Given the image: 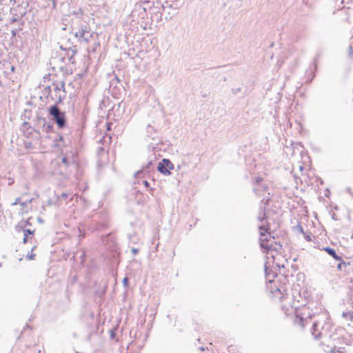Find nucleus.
Returning <instances> with one entry per match:
<instances>
[{"mask_svg":"<svg viewBox=\"0 0 353 353\" xmlns=\"http://www.w3.org/2000/svg\"><path fill=\"white\" fill-rule=\"evenodd\" d=\"M30 219H27L26 221V225H24V228L27 225H30V223L29 222Z\"/></svg>","mask_w":353,"mask_h":353,"instance_id":"obj_16","label":"nucleus"},{"mask_svg":"<svg viewBox=\"0 0 353 353\" xmlns=\"http://www.w3.org/2000/svg\"><path fill=\"white\" fill-rule=\"evenodd\" d=\"M323 250H325L329 255L332 256L335 260L341 261V257L336 254L334 249L327 247L324 248Z\"/></svg>","mask_w":353,"mask_h":353,"instance_id":"obj_7","label":"nucleus"},{"mask_svg":"<svg viewBox=\"0 0 353 353\" xmlns=\"http://www.w3.org/2000/svg\"><path fill=\"white\" fill-rule=\"evenodd\" d=\"M266 257L268 261L270 259H272V261H268L270 266H271L270 263H272V267L275 266L279 269L285 268L288 263V255L280 243H275L274 249L270 250Z\"/></svg>","mask_w":353,"mask_h":353,"instance_id":"obj_1","label":"nucleus"},{"mask_svg":"<svg viewBox=\"0 0 353 353\" xmlns=\"http://www.w3.org/2000/svg\"><path fill=\"white\" fill-rule=\"evenodd\" d=\"M34 254H33V255H30V256H27L26 257H27V259H28V260H32V259H34Z\"/></svg>","mask_w":353,"mask_h":353,"instance_id":"obj_15","label":"nucleus"},{"mask_svg":"<svg viewBox=\"0 0 353 353\" xmlns=\"http://www.w3.org/2000/svg\"><path fill=\"white\" fill-rule=\"evenodd\" d=\"M35 230L31 228H24L23 230V243H26L28 242H31L34 236Z\"/></svg>","mask_w":353,"mask_h":353,"instance_id":"obj_4","label":"nucleus"},{"mask_svg":"<svg viewBox=\"0 0 353 353\" xmlns=\"http://www.w3.org/2000/svg\"><path fill=\"white\" fill-rule=\"evenodd\" d=\"M307 241H310L311 239H310V238L309 236H307Z\"/></svg>","mask_w":353,"mask_h":353,"instance_id":"obj_18","label":"nucleus"},{"mask_svg":"<svg viewBox=\"0 0 353 353\" xmlns=\"http://www.w3.org/2000/svg\"><path fill=\"white\" fill-rule=\"evenodd\" d=\"M305 320L303 318L300 317L297 314V312L296 311V315H295V318L294 319V325L296 327H297V325H299V327L303 328L305 326Z\"/></svg>","mask_w":353,"mask_h":353,"instance_id":"obj_6","label":"nucleus"},{"mask_svg":"<svg viewBox=\"0 0 353 353\" xmlns=\"http://www.w3.org/2000/svg\"><path fill=\"white\" fill-rule=\"evenodd\" d=\"M261 222V223L259 227L261 237L270 235L269 233V230H270L269 225L268 224L265 225L263 220Z\"/></svg>","mask_w":353,"mask_h":353,"instance_id":"obj_5","label":"nucleus"},{"mask_svg":"<svg viewBox=\"0 0 353 353\" xmlns=\"http://www.w3.org/2000/svg\"><path fill=\"white\" fill-rule=\"evenodd\" d=\"M275 243H277L275 241L274 237L271 235L260 237L261 247L264 249L266 255L269 254L271 250L274 249Z\"/></svg>","mask_w":353,"mask_h":353,"instance_id":"obj_2","label":"nucleus"},{"mask_svg":"<svg viewBox=\"0 0 353 353\" xmlns=\"http://www.w3.org/2000/svg\"><path fill=\"white\" fill-rule=\"evenodd\" d=\"M275 294H276V296L278 295L279 299H280L281 301H282L283 299H284V295L281 293V290L279 289L276 288V291H275Z\"/></svg>","mask_w":353,"mask_h":353,"instance_id":"obj_11","label":"nucleus"},{"mask_svg":"<svg viewBox=\"0 0 353 353\" xmlns=\"http://www.w3.org/2000/svg\"><path fill=\"white\" fill-rule=\"evenodd\" d=\"M21 206L23 208V209L24 208V212L27 213L28 212V207L25 203H21Z\"/></svg>","mask_w":353,"mask_h":353,"instance_id":"obj_13","label":"nucleus"},{"mask_svg":"<svg viewBox=\"0 0 353 353\" xmlns=\"http://www.w3.org/2000/svg\"><path fill=\"white\" fill-rule=\"evenodd\" d=\"M85 33L89 34V32L83 30H81V31L79 32V34L81 37H83Z\"/></svg>","mask_w":353,"mask_h":353,"instance_id":"obj_12","label":"nucleus"},{"mask_svg":"<svg viewBox=\"0 0 353 353\" xmlns=\"http://www.w3.org/2000/svg\"><path fill=\"white\" fill-rule=\"evenodd\" d=\"M172 163L166 159H163V161L158 165L159 171L164 174H170V170H172Z\"/></svg>","mask_w":353,"mask_h":353,"instance_id":"obj_3","label":"nucleus"},{"mask_svg":"<svg viewBox=\"0 0 353 353\" xmlns=\"http://www.w3.org/2000/svg\"><path fill=\"white\" fill-rule=\"evenodd\" d=\"M56 122L59 128H62L65 125V119L61 115L59 117L55 118Z\"/></svg>","mask_w":353,"mask_h":353,"instance_id":"obj_10","label":"nucleus"},{"mask_svg":"<svg viewBox=\"0 0 353 353\" xmlns=\"http://www.w3.org/2000/svg\"><path fill=\"white\" fill-rule=\"evenodd\" d=\"M282 308H283V310H286V312L289 310L288 307L285 305H282Z\"/></svg>","mask_w":353,"mask_h":353,"instance_id":"obj_17","label":"nucleus"},{"mask_svg":"<svg viewBox=\"0 0 353 353\" xmlns=\"http://www.w3.org/2000/svg\"><path fill=\"white\" fill-rule=\"evenodd\" d=\"M50 113L54 117V119L60 116V111L57 105H53L50 108Z\"/></svg>","mask_w":353,"mask_h":353,"instance_id":"obj_9","label":"nucleus"},{"mask_svg":"<svg viewBox=\"0 0 353 353\" xmlns=\"http://www.w3.org/2000/svg\"><path fill=\"white\" fill-rule=\"evenodd\" d=\"M123 283L124 284V285L127 286L128 284V279L127 277L124 278L123 280Z\"/></svg>","mask_w":353,"mask_h":353,"instance_id":"obj_14","label":"nucleus"},{"mask_svg":"<svg viewBox=\"0 0 353 353\" xmlns=\"http://www.w3.org/2000/svg\"><path fill=\"white\" fill-rule=\"evenodd\" d=\"M77 54V50L74 49H68L67 50V55L69 57V61L74 64L75 63L74 57Z\"/></svg>","mask_w":353,"mask_h":353,"instance_id":"obj_8","label":"nucleus"}]
</instances>
